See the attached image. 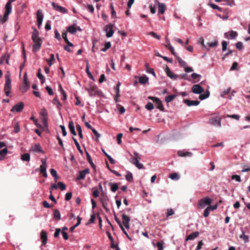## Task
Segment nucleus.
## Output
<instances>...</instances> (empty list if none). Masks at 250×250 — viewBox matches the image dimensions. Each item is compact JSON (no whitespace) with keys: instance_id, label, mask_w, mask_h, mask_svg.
<instances>
[{"instance_id":"nucleus-1","label":"nucleus","mask_w":250,"mask_h":250,"mask_svg":"<svg viewBox=\"0 0 250 250\" xmlns=\"http://www.w3.org/2000/svg\"><path fill=\"white\" fill-rule=\"evenodd\" d=\"M191 91L194 94H200L199 99L201 100H204L208 98L210 95V93L208 90L206 91L204 94H201L204 91V89L199 84L193 85Z\"/></svg>"},{"instance_id":"nucleus-2","label":"nucleus","mask_w":250,"mask_h":250,"mask_svg":"<svg viewBox=\"0 0 250 250\" xmlns=\"http://www.w3.org/2000/svg\"><path fill=\"white\" fill-rule=\"evenodd\" d=\"M32 39L34 43L33 46V51L34 52L38 51L41 47L42 41L39 37V32L37 29H34L32 34Z\"/></svg>"},{"instance_id":"nucleus-3","label":"nucleus","mask_w":250,"mask_h":250,"mask_svg":"<svg viewBox=\"0 0 250 250\" xmlns=\"http://www.w3.org/2000/svg\"><path fill=\"white\" fill-rule=\"evenodd\" d=\"M133 154L135 157L133 158L131 157L130 159V162L135 166L139 169L144 168L143 164L139 163V161L141 159V155L137 152H134Z\"/></svg>"},{"instance_id":"nucleus-4","label":"nucleus","mask_w":250,"mask_h":250,"mask_svg":"<svg viewBox=\"0 0 250 250\" xmlns=\"http://www.w3.org/2000/svg\"><path fill=\"white\" fill-rule=\"evenodd\" d=\"M5 83L4 87V91L6 96H10L11 91V80L8 74L5 75Z\"/></svg>"},{"instance_id":"nucleus-5","label":"nucleus","mask_w":250,"mask_h":250,"mask_svg":"<svg viewBox=\"0 0 250 250\" xmlns=\"http://www.w3.org/2000/svg\"><path fill=\"white\" fill-rule=\"evenodd\" d=\"M211 202L212 200L209 197L207 196L199 200L197 206L199 208H203L206 206L210 205Z\"/></svg>"},{"instance_id":"nucleus-6","label":"nucleus","mask_w":250,"mask_h":250,"mask_svg":"<svg viewBox=\"0 0 250 250\" xmlns=\"http://www.w3.org/2000/svg\"><path fill=\"white\" fill-rule=\"evenodd\" d=\"M88 92L89 95L90 97H94L96 95H100L101 91L98 90L96 85H91L89 88L86 89Z\"/></svg>"},{"instance_id":"nucleus-7","label":"nucleus","mask_w":250,"mask_h":250,"mask_svg":"<svg viewBox=\"0 0 250 250\" xmlns=\"http://www.w3.org/2000/svg\"><path fill=\"white\" fill-rule=\"evenodd\" d=\"M148 99L152 100L155 103V105L157 108L162 111H164V107L163 104L158 98L149 96Z\"/></svg>"},{"instance_id":"nucleus-8","label":"nucleus","mask_w":250,"mask_h":250,"mask_svg":"<svg viewBox=\"0 0 250 250\" xmlns=\"http://www.w3.org/2000/svg\"><path fill=\"white\" fill-rule=\"evenodd\" d=\"M208 123L210 125L220 127L221 126V118L217 116L215 117H211L209 119Z\"/></svg>"},{"instance_id":"nucleus-9","label":"nucleus","mask_w":250,"mask_h":250,"mask_svg":"<svg viewBox=\"0 0 250 250\" xmlns=\"http://www.w3.org/2000/svg\"><path fill=\"white\" fill-rule=\"evenodd\" d=\"M41 162L42 164L40 167V171L41 173L42 174L43 177L46 178L47 177V173L46 172L47 164L46 159H42Z\"/></svg>"},{"instance_id":"nucleus-10","label":"nucleus","mask_w":250,"mask_h":250,"mask_svg":"<svg viewBox=\"0 0 250 250\" xmlns=\"http://www.w3.org/2000/svg\"><path fill=\"white\" fill-rule=\"evenodd\" d=\"M114 25L112 24H109L104 27V31L106 32V36L107 38L111 37L114 34V30L113 27Z\"/></svg>"},{"instance_id":"nucleus-11","label":"nucleus","mask_w":250,"mask_h":250,"mask_svg":"<svg viewBox=\"0 0 250 250\" xmlns=\"http://www.w3.org/2000/svg\"><path fill=\"white\" fill-rule=\"evenodd\" d=\"M24 83L22 87L21 88V90L22 92H25L27 91L29 88L30 83L27 78V74L25 73L24 74Z\"/></svg>"},{"instance_id":"nucleus-12","label":"nucleus","mask_w":250,"mask_h":250,"mask_svg":"<svg viewBox=\"0 0 250 250\" xmlns=\"http://www.w3.org/2000/svg\"><path fill=\"white\" fill-rule=\"evenodd\" d=\"M43 19V15L41 10H38L37 12V25L39 28H40Z\"/></svg>"},{"instance_id":"nucleus-13","label":"nucleus","mask_w":250,"mask_h":250,"mask_svg":"<svg viewBox=\"0 0 250 250\" xmlns=\"http://www.w3.org/2000/svg\"><path fill=\"white\" fill-rule=\"evenodd\" d=\"M24 103L23 102H20L18 104H15L13 106L12 108L11 109L12 112H21L24 107Z\"/></svg>"},{"instance_id":"nucleus-14","label":"nucleus","mask_w":250,"mask_h":250,"mask_svg":"<svg viewBox=\"0 0 250 250\" xmlns=\"http://www.w3.org/2000/svg\"><path fill=\"white\" fill-rule=\"evenodd\" d=\"M51 4L53 7L58 12H60L63 14L66 13L67 12V10H66V9H65L63 7L59 5L54 2H52Z\"/></svg>"},{"instance_id":"nucleus-15","label":"nucleus","mask_w":250,"mask_h":250,"mask_svg":"<svg viewBox=\"0 0 250 250\" xmlns=\"http://www.w3.org/2000/svg\"><path fill=\"white\" fill-rule=\"evenodd\" d=\"M88 173H89V169L88 168H86L83 170L79 171V175L78 176L77 179L79 180H83L85 178L86 175Z\"/></svg>"},{"instance_id":"nucleus-16","label":"nucleus","mask_w":250,"mask_h":250,"mask_svg":"<svg viewBox=\"0 0 250 250\" xmlns=\"http://www.w3.org/2000/svg\"><path fill=\"white\" fill-rule=\"evenodd\" d=\"M123 224L126 229L129 228L130 218L125 214H122Z\"/></svg>"},{"instance_id":"nucleus-17","label":"nucleus","mask_w":250,"mask_h":250,"mask_svg":"<svg viewBox=\"0 0 250 250\" xmlns=\"http://www.w3.org/2000/svg\"><path fill=\"white\" fill-rule=\"evenodd\" d=\"M165 71L167 73V76H168L170 79L175 80L177 79L178 76L173 73L169 68V67L166 65V68L165 69Z\"/></svg>"},{"instance_id":"nucleus-18","label":"nucleus","mask_w":250,"mask_h":250,"mask_svg":"<svg viewBox=\"0 0 250 250\" xmlns=\"http://www.w3.org/2000/svg\"><path fill=\"white\" fill-rule=\"evenodd\" d=\"M183 102L188 106H197L200 104V101H191L188 99L184 100Z\"/></svg>"},{"instance_id":"nucleus-19","label":"nucleus","mask_w":250,"mask_h":250,"mask_svg":"<svg viewBox=\"0 0 250 250\" xmlns=\"http://www.w3.org/2000/svg\"><path fill=\"white\" fill-rule=\"evenodd\" d=\"M10 55L8 53H5L4 54H3L0 59V63L2 64L4 62H5L9 64V60L10 59Z\"/></svg>"},{"instance_id":"nucleus-20","label":"nucleus","mask_w":250,"mask_h":250,"mask_svg":"<svg viewBox=\"0 0 250 250\" xmlns=\"http://www.w3.org/2000/svg\"><path fill=\"white\" fill-rule=\"evenodd\" d=\"M30 151L39 152L42 153H44V151L42 150L39 144H35L34 146L31 148Z\"/></svg>"},{"instance_id":"nucleus-21","label":"nucleus","mask_w":250,"mask_h":250,"mask_svg":"<svg viewBox=\"0 0 250 250\" xmlns=\"http://www.w3.org/2000/svg\"><path fill=\"white\" fill-rule=\"evenodd\" d=\"M139 82L141 84H145L148 83V78L146 75H144L142 76L139 77Z\"/></svg>"},{"instance_id":"nucleus-22","label":"nucleus","mask_w":250,"mask_h":250,"mask_svg":"<svg viewBox=\"0 0 250 250\" xmlns=\"http://www.w3.org/2000/svg\"><path fill=\"white\" fill-rule=\"evenodd\" d=\"M166 9V7L164 3L158 2V13L163 14Z\"/></svg>"},{"instance_id":"nucleus-23","label":"nucleus","mask_w":250,"mask_h":250,"mask_svg":"<svg viewBox=\"0 0 250 250\" xmlns=\"http://www.w3.org/2000/svg\"><path fill=\"white\" fill-rule=\"evenodd\" d=\"M42 244L44 245L46 243L47 241V235L46 231L44 230H42L41 232V236Z\"/></svg>"},{"instance_id":"nucleus-24","label":"nucleus","mask_w":250,"mask_h":250,"mask_svg":"<svg viewBox=\"0 0 250 250\" xmlns=\"http://www.w3.org/2000/svg\"><path fill=\"white\" fill-rule=\"evenodd\" d=\"M199 232L197 231L193 232L190 234L186 238V241L192 240L196 238L199 235Z\"/></svg>"},{"instance_id":"nucleus-25","label":"nucleus","mask_w":250,"mask_h":250,"mask_svg":"<svg viewBox=\"0 0 250 250\" xmlns=\"http://www.w3.org/2000/svg\"><path fill=\"white\" fill-rule=\"evenodd\" d=\"M85 62H86V68H85L86 73H87V75L90 79H91L92 80H94L93 76L89 71V65L88 61L87 60H85Z\"/></svg>"},{"instance_id":"nucleus-26","label":"nucleus","mask_w":250,"mask_h":250,"mask_svg":"<svg viewBox=\"0 0 250 250\" xmlns=\"http://www.w3.org/2000/svg\"><path fill=\"white\" fill-rule=\"evenodd\" d=\"M178 155L180 157H191L192 153L190 152H184L180 150L178 152Z\"/></svg>"},{"instance_id":"nucleus-27","label":"nucleus","mask_w":250,"mask_h":250,"mask_svg":"<svg viewBox=\"0 0 250 250\" xmlns=\"http://www.w3.org/2000/svg\"><path fill=\"white\" fill-rule=\"evenodd\" d=\"M5 9L6 12L5 13H6V15H9L12 11V4L11 1H9L6 3Z\"/></svg>"},{"instance_id":"nucleus-28","label":"nucleus","mask_w":250,"mask_h":250,"mask_svg":"<svg viewBox=\"0 0 250 250\" xmlns=\"http://www.w3.org/2000/svg\"><path fill=\"white\" fill-rule=\"evenodd\" d=\"M109 186L111 187V190L115 192L119 188V184L109 183Z\"/></svg>"},{"instance_id":"nucleus-29","label":"nucleus","mask_w":250,"mask_h":250,"mask_svg":"<svg viewBox=\"0 0 250 250\" xmlns=\"http://www.w3.org/2000/svg\"><path fill=\"white\" fill-rule=\"evenodd\" d=\"M77 223L75 225L72 226L70 228V231H73L74 230V229L76 228H77L81 224L82 218L79 216H78L77 217Z\"/></svg>"},{"instance_id":"nucleus-30","label":"nucleus","mask_w":250,"mask_h":250,"mask_svg":"<svg viewBox=\"0 0 250 250\" xmlns=\"http://www.w3.org/2000/svg\"><path fill=\"white\" fill-rule=\"evenodd\" d=\"M125 179L128 182H131L133 181V177L132 173L130 171H127L125 175Z\"/></svg>"},{"instance_id":"nucleus-31","label":"nucleus","mask_w":250,"mask_h":250,"mask_svg":"<svg viewBox=\"0 0 250 250\" xmlns=\"http://www.w3.org/2000/svg\"><path fill=\"white\" fill-rule=\"evenodd\" d=\"M101 202L102 203L103 207L105 209L106 212L109 213L110 212V209L107 207V205H108L107 202L106 201L103 200L102 199L101 200Z\"/></svg>"},{"instance_id":"nucleus-32","label":"nucleus","mask_w":250,"mask_h":250,"mask_svg":"<svg viewBox=\"0 0 250 250\" xmlns=\"http://www.w3.org/2000/svg\"><path fill=\"white\" fill-rule=\"evenodd\" d=\"M21 159L23 161L29 162L30 160V156L29 153H26L21 155Z\"/></svg>"},{"instance_id":"nucleus-33","label":"nucleus","mask_w":250,"mask_h":250,"mask_svg":"<svg viewBox=\"0 0 250 250\" xmlns=\"http://www.w3.org/2000/svg\"><path fill=\"white\" fill-rule=\"evenodd\" d=\"M86 155L87 161L89 162V163L90 164L91 166L92 167V168H95L96 166L93 163L92 159H91L89 154L87 151H86Z\"/></svg>"},{"instance_id":"nucleus-34","label":"nucleus","mask_w":250,"mask_h":250,"mask_svg":"<svg viewBox=\"0 0 250 250\" xmlns=\"http://www.w3.org/2000/svg\"><path fill=\"white\" fill-rule=\"evenodd\" d=\"M53 217L55 219L60 220L61 219V213L59 210L56 209L54 211Z\"/></svg>"},{"instance_id":"nucleus-35","label":"nucleus","mask_w":250,"mask_h":250,"mask_svg":"<svg viewBox=\"0 0 250 250\" xmlns=\"http://www.w3.org/2000/svg\"><path fill=\"white\" fill-rule=\"evenodd\" d=\"M169 178L173 180H178L180 179V176L176 173H172L169 175Z\"/></svg>"},{"instance_id":"nucleus-36","label":"nucleus","mask_w":250,"mask_h":250,"mask_svg":"<svg viewBox=\"0 0 250 250\" xmlns=\"http://www.w3.org/2000/svg\"><path fill=\"white\" fill-rule=\"evenodd\" d=\"M67 31L72 34H75L77 32V28L74 26L71 25L68 27Z\"/></svg>"},{"instance_id":"nucleus-37","label":"nucleus","mask_w":250,"mask_h":250,"mask_svg":"<svg viewBox=\"0 0 250 250\" xmlns=\"http://www.w3.org/2000/svg\"><path fill=\"white\" fill-rule=\"evenodd\" d=\"M38 78L41 80L42 83H43L45 81V78L41 73V69H39L37 75Z\"/></svg>"},{"instance_id":"nucleus-38","label":"nucleus","mask_w":250,"mask_h":250,"mask_svg":"<svg viewBox=\"0 0 250 250\" xmlns=\"http://www.w3.org/2000/svg\"><path fill=\"white\" fill-rule=\"evenodd\" d=\"M52 103L55 105L58 109H60L61 107L62 106V104L59 102L58 100L57 99V97L55 98L52 100Z\"/></svg>"},{"instance_id":"nucleus-39","label":"nucleus","mask_w":250,"mask_h":250,"mask_svg":"<svg viewBox=\"0 0 250 250\" xmlns=\"http://www.w3.org/2000/svg\"><path fill=\"white\" fill-rule=\"evenodd\" d=\"M72 139L74 141V143H75V145H76V146L78 151L80 152V153L81 154H82L83 153V152L82 150L81 149L79 143L78 142L77 140L74 137H73Z\"/></svg>"},{"instance_id":"nucleus-40","label":"nucleus","mask_w":250,"mask_h":250,"mask_svg":"<svg viewBox=\"0 0 250 250\" xmlns=\"http://www.w3.org/2000/svg\"><path fill=\"white\" fill-rule=\"evenodd\" d=\"M8 16L9 15H6V13H5L2 16L0 17V21L1 23L3 24L7 21L8 19Z\"/></svg>"},{"instance_id":"nucleus-41","label":"nucleus","mask_w":250,"mask_h":250,"mask_svg":"<svg viewBox=\"0 0 250 250\" xmlns=\"http://www.w3.org/2000/svg\"><path fill=\"white\" fill-rule=\"evenodd\" d=\"M76 129L78 132V134L81 139L83 138V135L82 134V129L81 125L79 124H77L76 125Z\"/></svg>"},{"instance_id":"nucleus-42","label":"nucleus","mask_w":250,"mask_h":250,"mask_svg":"<svg viewBox=\"0 0 250 250\" xmlns=\"http://www.w3.org/2000/svg\"><path fill=\"white\" fill-rule=\"evenodd\" d=\"M40 115L42 116V118L47 117L48 113L47 110L44 108H42L40 112Z\"/></svg>"},{"instance_id":"nucleus-43","label":"nucleus","mask_w":250,"mask_h":250,"mask_svg":"<svg viewBox=\"0 0 250 250\" xmlns=\"http://www.w3.org/2000/svg\"><path fill=\"white\" fill-rule=\"evenodd\" d=\"M176 97V95H171L168 96H167L165 98L166 102L168 103L171 102L175 97Z\"/></svg>"},{"instance_id":"nucleus-44","label":"nucleus","mask_w":250,"mask_h":250,"mask_svg":"<svg viewBox=\"0 0 250 250\" xmlns=\"http://www.w3.org/2000/svg\"><path fill=\"white\" fill-rule=\"evenodd\" d=\"M177 60L179 63V64L184 67H185L187 64L186 62L183 61L181 58H180L179 57H177Z\"/></svg>"},{"instance_id":"nucleus-45","label":"nucleus","mask_w":250,"mask_h":250,"mask_svg":"<svg viewBox=\"0 0 250 250\" xmlns=\"http://www.w3.org/2000/svg\"><path fill=\"white\" fill-rule=\"evenodd\" d=\"M111 47V43L109 42H106L104 44V47L101 49V51L103 52L106 51Z\"/></svg>"},{"instance_id":"nucleus-46","label":"nucleus","mask_w":250,"mask_h":250,"mask_svg":"<svg viewBox=\"0 0 250 250\" xmlns=\"http://www.w3.org/2000/svg\"><path fill=\"white\" fill-rule=\"evenodd\" d=\"M55 60V57H54V54H51L50 55V58L49 59H47L46 60L48 65L50 66L52 65L53 64V61H54Z\"/></svg>"},{"instance_id":"nucleus-47","label":"nucleus","mask_w":250,"mask_h":250,"mask_svg":"<svg viewBox=\"0 0 250 250\" xmlns=\"http://www.w3.org/2000/svg\"><path fill=\"white\" fill-rule=\"evenodd\" d=\"M229 37L231 39H235L238 35L236 31H234L233 30L229 31Z\"/></svg>"},{"instance_id":"nucleus-48","label":"nucleus","mask_w":250,"mask_h":250,"mask_svg":"<svg viewBox=\"0 0 250 250\" xmlns=\"http://www.w3.org/2000/svg\"><path fill=\"white\" fill-rule=\"evenodd\" d=\"M240 238L243 239L245 243H247L249 241V237L247 235H246L244 231H242V234L240 236Z\"/></svg>"},{"instance_id":"nucleus-49","label":"nucleus","mask_w":250,"mask_h":250,"mask_svg":"<svg viewBox=\"0 0 250 250\" xmlns=\"http://www.w3.org/2000/svg\"><path fill=\"white\" fill-rule=\"evenodd\" d=\"M164 242L163 241L158 242L156 244L157 247L158 248V250H164Z\"/></svg>"},{"instance_id":"nucleus-50","label":"nucleus","mask_w":250,"mask_h":250,"mask_svg":"<svg viewBox=\"0 0 250 250\" xmlns=\"http://www.w3.org/2000/svg\"><path fill=\"white\" fill-rule=\"evenodd\" d=\"M68 127H69L70 132L75 131V126H74V123L73 122V121H70L69 122Z\"/></svg>"},{"instance_id":"nucleus-51","label":"nucleus","mask_w":250,"mask_h":250,"mask_svg":"<svg viewBox=\"0 0 250 250\" xmlns=\"http://www.w3.org/2000/svg\"><path fill=\"white\" fill-rule=\"evenodd\" d=\"M208 5L213 9H216V10H218L219 11H222V9L219 6H218V5H217L215 4L209 3Z\"/></svg>"},{"instance_id":"nucleus-52","label":"nucleus","mask_w":250,"mask_h":250,"mask_svg":"<svg viewBox=\"0 0 250 250\" xmlns=\"http://www.w3.org/2000/svg\"><path fill=\"white\" fill-rule=\"evenodd\" d=\"M146 108L150 111L154 108V105L151 102H148L145 106Z\"/></svg>"},{"instance_id":"nucleus-53","label":"nucleus","mask_w":250,"mask_h":250,"mask_svg":"<svg viewBox=\"0 0 250 250\" xmlns=\"http://www.w3.org/2000/svg\"><path fill=\"white\" fill-rule=\"evenodd\" d=\"M58 186L60 188V189L62 191L66 189L65 185L62 182H59L58 183Z\"/></svg>"},{"instance_id":"nucleus-54","label":"nucleus","mask_w":250,"mask_h":250,"mask_svg":"<svg viewBox=\"0 0 250 250\" xmlns=\"http://www.w3.org/2000/svg\"><path fill=\"white\" fill-rule=\"evenodd\" d=\"M147 35L151 36L153 37H154V38H156V39H157L158 40H160V36H159L158 35H157L156 33H155L154 32H148L147 33Z\"/></svg>"},{"instance_id":"nucleus-55","label":"nucleus","mask_w":250,"mask_h":250,"mask_svg":"<svg viewBox=\"0 0 250 250\" xmlns=\"http://www.w3.org/2000/svg\"><path fill=\"white\" fill-rule=\"evenodd\" d=\"M60 87L61 88V93L62 96V100L63 101L66 100L67 99V95H66L65 92H64V91L62 88L61 85H60Z\"/></svg>"},{"instance_id":"nucleus-56","label":"nucleus","mask_w":250,"mask_h":250,"mask_svg":"<svg viewBox=\"0 0 250 250\" xmlns=\"http://www.w3.org/2000/svg\"><path fill=\"white\" fill-rule=\"evenodd\" d=\"M91 130L96 137V139H95V140L98 141L99 138L101 137L100 134L94 128Z\"/></svg>"},{"instance_id":"nucleus-57","label":"nucleus","mask_w":250,"mask_h":250,"mask_svg":"<svg viewBox=\"0 0 250 250\" xmlns=\"http://www.w3.org/2000/svg\"><path fill=\"white\" fill-rule=\"evenodd\" d=\"M121 83L119 82H118V83L117 84L116 86L114 87V90L116 92V94H117V95L118 96V94H120V86Z\"/></svg>"},{"instance_id":"nucleus-58","label":"nucleus","mask_w":250,"mask_h":250,"mask_svg":"<svg viewBox=\"0 0 250 250\" xmlns=\"http://www.w3.org/2000/svg\"><path fill=\"white\" fill-rule=\"evenodd\" d=\"M54 33L55 38L58 41H60L61 40V37L57 29H55L54 31Z\"/></svg>"},{"instance_id":"nucleus-59","label":"nucleus","mask_w":250,"mask_h":250,"mask_svg":"<svg viewBox=\"0 0 250 250\" xmlns=\"http://www.w3.org/2000/svg\"><path fill=\"white\" fill-rule=\"evenodd\" d=\"M236 47L238 49L241 50L243 48V44L241 42H238L236 44Z\"/></svg>"},{"instance_id":"nucleus-60","label":"nucleus","mask_w":250,"mask_h":250,"mask_svg":"<svg viewBox=\"0 0 250 250\" xmlns=\"http://www.w3.org/2000/svg\"><path fill=\"white\" fill-rule=\"evenodd\" d=\"M72 194L71 192H67L65 196V200L67 201L70 200L72 198Z\"/></svg>"},{"instance_id":"nucleus-61","label":"nucleus","mask_w":250,"mask_h":250,"mask_svg":"<svg viewBox=\"0 0 250 250\" xmlns=\"http://www.w3.org/2000/svg\"><path fill=\"white\" fill-rule=\"evenodd\" d=\"M174 214V211L172 208H168L167 209V216L169 217Z\"/></svg>"},{"instance_id":"nucleus-62","label":"nucleus","mask_w":250,"mask_h":250,"mask_svg":"<svg viewBox=\"0 0 250 250\" xmlns=\"http://www.w3.org/2000/svg\"><path fill=\"white\" fill-rule=\"evenodd\" d=\"M20 131V127L19 125V124L18 123H16V124L14 125V132L16 133H18Z\"/></svg>"},{"instance_id":"nucleus-63","label":"nucleus","mask_w":250,"mask_h":250,"mask_svg":"<svg viewBox=\"0 0 250 250\" xmlns=\"http://www.w3.org/2000/svg\"><path fill=\"white\" fill-rule=\"evenodd\" d=\"M222 51H226L227 49V45H228L227 42L225 41H223L222 42Z\"/></svg>"},{"instance_id":"nucleus-64","label":"nucleus","mask_w":250,"mask_h":250,"mask_svg":"<svg viewBox=\"0 0 250 250\" xmlns=\"http://www.w3.org/2000/svg\"><path fill=\"white\" fill-rule=\"evenodd\" d=\"M230 91V88L229 87L227 89L224 90L221 93V96L224 97L226 94H228Z\"/></svg>"}]
</instances>
